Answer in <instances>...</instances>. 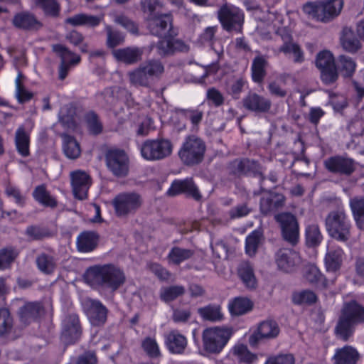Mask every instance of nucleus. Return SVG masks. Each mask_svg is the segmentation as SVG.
Listing matches in <instances>:
<instances>
[{"label": "nucleus", "instance_id": "obj_1", "mask_svg": "<svg viewBox=\"0 0 364 364\" xmlns=\"http://www.w3.org/2000/svg\"><path fill=\"white\" fill-rule=\"evenodd\" d=\"M91 286H100L112 291L117 290L126 280L124 272L112 264L96 265L90 267L85 275Z\"/></svg>", "mask_w": 364, "mask_h": 364}, {"label": "nucleus", "instance_id": "obj_2", "mask_svg": "<svg viewBox=\"0 0 364 364\" xmlns=\"http://www.w3.org/2000/svg\"><path fill=\"white\" fill-rule=\"evenodd\" d=\"M164 73L163 63L157 59H149L127 73L129 83L136 87H150L154 80Z\"/></svg>", "mask_w": 364, "mask_h": 364}, {"label": "nucleus", "instance_id": "obj_3", "mask_svg": "<svg viewBox=\"0 0 364 364\" xmlns=\"http://www.w3.org/2000/svg\"><path fill=\"white\" fill-rule=\"evenodd\" d=\"M326 230L329 236L339 242H346L350 237V221L343 207L330 211L325 219Z\"/></svg>", "mask_w": 364, "mask_h": 364}, {"label": "nucleus", "instance_id": "obj_4", "mask_svg": "<svg viewBox=\"0 0 364 364\" xmlns=\"http://www.w3.org/2000/svg\"><path fill=\"white\" fill-rule=\"evenodd\" d=\"M343 7V0H326L307 2L303 11L311 18L323 23H328L336 18Z\"/></svg>", "mask_w": 364, "mask_h": 364}, {"label": "nucleus", "instance_id": "obj_5", "mask_svg": "<svg viewBox=\"0 0 364 364\" xmlns=\"http://www.w3.org/2000/svg\"><path fill=\"white\" fill-rule=\"evenodd\" d=\"M205 151V141L198 136L191 134L186 137L178 155L184 165L193 166L203 161Z\"/></svg>", "mask_w": 364, "mask_h": 364}, {"label": "nucleus", "instance_id": "obj_6", "mask_svg": "<svg viewBox=\"0 0 364 364\" xmlns=\"http://www.w3.org/2000/svg\"><path fill=\"white\" fill-rule=\"evenodd\" d=\"M231 336V331L228 328L212 327L203 332V346L206 352L218 354L224 348Z\"/></svg>", "mask_w": 364, "mask_h": 364}, {"label": "nucleus", "instance_id": "obj_7", "mask_svg": "<svg viewBox=\"0 0 364 364\" xmlns=\"http://www.w3.org/2000/svg\"><path fill=\"white\" fill-rule=\"evenodd\" d=\"M218 18L223 28L226 31L242 32L244 14L239 8L225 4L218 10Z\"/></svg>", "mask_w": 364, "mask_h": 364}, {"label": "nucleus", "instance_id": "obj_8", "mask_svg": "<svg viewBox=\"0 0 364 364\" xmlns=\"http://www.w3.org/2000/svg\"><path fill=\"white\" fill-rule=\"evenodd\" d=\"M172 150L173 144L168 139H147L141 145V154L146 160L157 161L169 156Z\"/></svg>", "mask_w": 364, "mask_h": 364}, {"label": "nucleus", "instance_id": "obj_9", "mask_svg": "<svg viewBox=\"0 0 364 364\" xmlns=\"http://www.w3.org/2000/svg\"><path fill=\"white\" fill-rule=\"evenodd\" d=\"M147 28L151 34L163 38H173L177 32L173 27L172 16L168 14H161L148 16L146 18Z\"/></svg>", "mask_w": 364, "mask_h": 364}, {"label": "nucleus", "instance_id": "obj_10", "mask_svg": "<svg viewBox=\"0 0 364 364\" xmlns=\"http://www.w3.org/2000/svg\"><path fill=\"white\" fill-rule=\"evenodd\" d=\"M112 203L117 215L123 217L134 214L141 206L143 200L136 192H125L118 194Z\"/></svg>", "mask_w": 364, "mask_h": 364}, {"label": "nucleus", "instance_id": "obj_11", "mask_svg": "<svg viewBox=\"0 0 364 364\" xmlns=\"http://www.w3.org/2000/svg\"><path fill=\"white\" fill-rule=\"evenodd\" d=\"M316 66L321 72V79L326 85L337 81L336 60L328 50L318 53L316 58Z\"/></svg>", "mask_w": 364, "mask_h": 364}, {"label": "nucleus", "instance_id": "obj_12", "mask_svg": "<svg viewBox=\"0 0 364 364\" xmlns=\"http://www.w3.org/2000/svg\"><path fill=\"white\" fill-rule=\"evenodd\" d=\"M229 173L237 178L252 175L257 177L262 182L265 177L259 163L247 158L236 159L228 165Z\"/></svg>", "mask_w": 364, "mask_h": 364}, {"label": "nucleus", "instance_id": "obj_13", "mask_svg": "<svg viewBox=\"0 0 364 364\" xmlns=\"http://www.w3.org/2000/svg\"><path fill=\"white\" fill-rule=\"evenodd\" d=\"M274 219L279 225L283 239L291 245H296L299 237V226L296 216L284 212L275 215Z\"/></svg>", "mask_w": 364, "mask_h": 364}, {"label": "nucleus", "instance_id": "obj_14", "mask_svg": "<svg viewBox=\"0 0 364 364\" xmlns=\"http://www.w3.org/2000/svg\"><path fill=\"white\" fill-rule=\"evenodd\" d=\"M106 165L116 177L123 178L129 173V158L124 151L109 149L105 154Z\"/></svg>", "mask_w": 364, "mask_h": 364}, {"label": "nucleus", "instance_id": "obj_15", "mask_svg": "<svg viewBox=\"0 0 364 364\" xmlns=\"http://www.w3.org/2000/svg\"><path fill=\"white\" fill-rule=\"evenodd\" d=\"M323 166L328 172L344 176H350L356 169V163L353 159L341 155L327 158Z\"/></svg>", "mask_w": 364, "mask_h": 364}, {"label": "nucleus", "instance_id": "obj_16", "mask_svg": "<svg viewBox=\"0 0 364 364\" xmlns=\"http://www.w3.org/2000/svg\"><path fill=\"white\" fill-rule=\"evenodd\" d=\"M82 327L77 314H68L63 321L60 338L65 345L77 342L82 335Z\"/></svg>", "mask_w": 364, "mask_h": 364}, {"label": "nucleus", "instance_id": "obj_17", "mask_svg": "<svg viewBox=\"0 0 364 364\" xmlns=\"http://www.w3.org/2000/svg\"><path fill=\"white\" fill-rule=\"evenodd\" d=\"M86 315L92 326L103 325L107 318L108 309L98 300L86 299L83 302Z\"/></svg>", "mask_w": 364, "mask_h": 364}, {"label": "nucleus", "instance_id": "obj_18", "mask_svg": "<svg viewBox=\"0 0 364 364\" xmlns=\"http://www.w3.org/2000/svg\"><path fill=\"white\" fill-rule=\"evenodd\" d=\"M181 193H184L197 201L200 200L202 198L201 194L191 178L173 181L167 191V195L169 196H175Z\"/></svg>", "mask_w": 364, "mask_h": 364}, {"label": "nucleus", "instance_id": "obj_19", "mask_svg": "<svg viewBox=\"0 0 364 364\" xmlns=\"http://www.w3.org/2000/svg\"><path fill=\"white\" fill-rule=\"evenodd\" d=\"M144 48L138 46H127L114 49L112 52L114 59L125 65H132L141 62L143 59Z\"/></svg>", "mask_w": 364, "mask_h": 364}, {"label": "nucleus", "instance_id": "obj_20", "mask_svg": "<svg viewBox=\"0 0 364 364\" xmlns=\"http://www.w3.org/2000/svg\"><path fill=\"white\" fill-rule=\"evenodd\" d=\"M275 261L279 269L291 272L301 262L299 254L288 248H282L277 251L275 255Z\"/></svg>", "mask_w": 364, "mask_h": 364}, {"label": "nucleus", "instance_id": "obj_21", "mask_svg": "<svg viewBox=\"0 0 364 364\" xmlns=\"http://www.w3.org/2000/svg\"><path fill=\"white\" fill-rule=\"evenodd\" d=\"M279 333V328L276 321L267 320L259 323L257 332L249 337V343L255 346L262 338L271 339L277 337Z\"/></svg>", "mask_w": 364, "mask_h": 364}, {"label": "nucleus", "instance_id": "obj_22", "mask_svg": "<svg viewBox=\"0 0 364 364\" xmlns=\"http://www.w3.org/2000/svg\"><path fill=\"white\" fill-rule=\"evenodd\" d=\"M71 181L75 197L80 200L85 199L91 184L90 176L84 171H74L71 173Z\"/></svg>", "mask_w": 364, "mask_h": 364}, {"label": "nucleus", "instance_id": "obj_23", "mask_svg": "<svg viewBox=\"0 0 364 364\" xmlns=\"http://www.w3.org/2000/svg\"><path fill=\"white\" fill-rule=\"evenodd\" d=\"M243 107L255 113H267L272 107L269 99L257 93H250L242 100Z\"/></svg>", "mask_w": 364, "mask_h": 364}, {"label": "nucleus", "instance_id": "obj_24", "mask_svg": "<svg viewBox=\"0 0 364 364\" xmlns=\"http://www.w3.org/2000/svg\"><path fill=\"white\" fill-rule=\"evenodd\" d=\"M285 197L282 194L270 192L261 198L259 208L261 213L269 215L276 212L284 205Z\"/></svg>", "mask_w": 364, "mask_h": 364}, {"label": "nucleus", "instance_id": "obj_25", "mask_svg": "<svg viewBox=\"0 0 364 364\" xmlns=\"http://www.w3.org/2000/svg\"><path fill=\"white\" fill-rule=\"evenodd\" d=\"M12 23L15 27L28 31H37L43 27V23L37 19L34 14L29 12H21L16 14Z\"/></svg>", "mask_w": 364, "mask_h": 364}, {"label": "nucleus", "instance_id": "obj_26", "mask_svg": "<svg viewBox=\"0 0 364 364\" xmlns=\"http://www.w3.org/2000/svg\"><path fill=\"white\" fill-rule=\"evenodd\" d=\"M304 278L310 284L320 286L323 289H327L333 284L336 279V276L329 279H326L318 268L314 264L308 265L306 267Z\"/></svg>", "mask_w": 364, "mask_h": 364}, {"label": "nucleus", "instance_id": "obj_27", "mask_svg": "<svg viewBox=\"0 0 364 364\" xmlns=\"http://www.w3.org/2000/svg\"><path fill=\"white\" fill-rule=\"evenodd\" d=\"M165 344L173 354H183L187 347L186 338L177 331H172L165 336Z\"/></svg>", "mask_w": 364, "mask_h": 364}, {"label": "nucleus", "instance_id": "obj_28", "mask_svg": "<svg viewBox=\"0 0 364 364\" xmlns=\"http://www.w3.org/2000/svg\"><path fill=\"white\" fill-rule=\"evenodd\" d=\"M44 312L41 303L38 301L26 302L19 309L18 314L22 322L29 323L36 320Z\"/></svg>", "mask_w": 364, "mask_h": 364}, {"label": "nucleus", "instance_id": "obj_29", "mask_svg": "<svg viewBox=\"0 0 364 364\" xmlns=\"http://www.w3.org/2000/svg\"><path fill=\"white\" fill-rule=\"evenodd\" d=\"M341 314L355 324L364 322V307L355 301L345 303Z\"/></svg>", "mask_w": 364, "mask_h": 364}, {"label": "nucleus", "instance_id": "obj_30", "mask_svg": "<svg viewBox=\"0 0 364 364\" xmlns=\"http://www.w3.org/2000/svg\"><path fill=\"white\" fill-rule=\"evenodd\" d=\"M99 235L93 231H84L77 238V248L81 252H90L97 246Z\"/></svg>", "mask_w": 364, "mask_h": 364}, {"label": "nucleus", "instance_id": "obj_31", "mask_svg": "<svg viewBox=\"0 0 364 364\" xmlns=\"http://www.w3.org/2000/svg\"><path fill=\"white\" fill-rule=\"evenodd\" d=\"M355 60L346 55H340L336 59L337 80L340 74L343 78H351L356 70Z\"/></svg>", "mask_w": 364, "mask_h": 364}, {"label": "nucleus", "instance_id": "obj_32", "mask_svg": "<svg viewBox=\"0 0 364 364\" xmlns=\"http://www.w3.org/2000/svg\"><path fill=\"white\" fill-rule=\"evenodd\" d=\"M257 55L252 60L251 67L252 77L254 82L260 83L264 80L266 76V68L268 66V57L261 55L259 51H256Z\"/></svg>", "mask_w": 364, "mask_h": 364}, {"label": "nucleus", "instance_id": "obj_33", "mask_svg": "<svg viewBox=\"0 0 364 364\" xmlns=\"http://www.w3.org/2000/svg\"><path fill=\"white\" fill-rule=\"evenodd\" d=\"M358 358V351L349 346L337 349L333 357L334 364H356Z\"/></svg>", "mask_w": 364, "mask_h": 364}, {"label": "nucleus", "instance_id": "obj_34", "mask_svg": "<svg viewBox=\"0 0 364 364\" xmlns=\"http://www.w3.org/2000/svg\"><path fill=\"white\" fill-rule=\"evenodd\" d=\"M63 139V150L65 155L70 159H76L81 154L80 144L76 139L65 133L60 134Z\"/></svg>", "mask_w": 364, "mask_h": 364}, {"label": "nucleus", "instance_id": "obj_35", "mask_svg": "<svg viewBox=\"0 0 364 364\" xmlns=\"http://www.w3.org/2000/svg\"><path fill=\"white\" fill-rule=\"evenodd\" d=\"M103 16L88 15L86 14H78L65 19V23L73 26H86L95 27L102 21Z\"/></svg>", "mask_w": 364, "mask_h": 364}, {"label": "nucleus", "instance_id": "obj_36", "mask_svg": "<svg viewBox=\"0 0 364 364\" xmlns=\"http://www.w3.org/2000/svg\"><path fill=\"white\" fill-rule=\"evenodd\" d=\"M75 115V107L70 104L66 105L60 109L58 121L64 128L73 130L77 127Z\"/></svg>", "mask_w": 364, "mask_h": 364}, {"label": "nucleus", "instance_id": "obj_37", "mask_svg": "<svg viewBox=\"0 0 364 364\" xmlns=\"http://www.w3.org/2000/svg\"><path fill=\"white\" fill-rule=\"evenodd\" d=\"M349 205L359 229L364 228V196H355L350 199Z\"/></svg>", "mask_w": 364, "mask_h": 364}, {"label": "nucleus", "instance_id": "obj_38", "mask_svg": "<svg viewBox=\"0 0 364 364\" xmlns=\"http://www.w3.org/2000/svg\"><path fill=\"white\" fill-rule=\"evenodd\" d=\"M32 195L37 202L46 207L55 208L58 205V201L50 195L44 184L36 186Z\"/></svg>", "mask_w": 364, "mask_h": 364}, {"label": "nucleus", "instance_id": "obj_39", "mask_svg": "<svg viewBox=\"0 0 364 364\" xmlns=\"http://www.w3.org/2000/svg\"><path fill=\"white\" fill-rule=\"evenodd\" d=\"M237 273L245 285L250 289H254L257 286V279L254 269L248 262H242L238 268Z\"/></svg>", "mask_w": 364, "mask_h": 364}, {"label": "nucleus", "instance_id": "obj_40", "mask_svg": "<svg viewBox=\"0 0 364 364\" xmlns=\"http://www.w3.org/2000/svg\"><path fill=\"white\" fill-rule=\"evenodd\" d=\"M228 308L232 315L241 316L252 309L253 302L246 297H237L229 303Z\"/></svg>", "mask_w": 364, "mask_h": 364}, {"label": "nucleus", "instance_id": "obj_41", "mask_svg": "<svg viewBox=\"0 0 364 364\" xmlns=\"http://www.w3.org/2000/svg\"><path fill=\"white\" fill-rule=\"evenodd\" d=\"M355 325V323L341 314L335 327L336 336L344 341H348L353 335Z\"/></svg>", "mask_w": 364, "mask_h": 364}, {"label": "nucleus", "instance_id": "obj_42", "mask_svg": "<svg viewBox=\"0 0 364 364\" xmlns=\"http://www.w3.org/2000/svg\"><path fill=\"white\" fill-rule=\"evenodd\" d=\"M36 263L39 271L45 274H53L57 267L56 259L46 252H42L36 257Z\"/></svg>", "mask_w": 364, "mask_h": 364}, {"label": "nucleus", "instance_id": "obj_43", "mask_svg": "<svg viewBox=\"0 0 364 364\" xmlns=\"http://www.w3.org/2000/svg\"><path fill=\"white\" fill-rule=\"evenodd\" d=\"M343 252L341 248L328 252L325 257V264L328 272H333V277H336V272L339 270L342 264Z\"/></svg>", "mask_w": 364, "mask_h": 364}, {"label": "nucleus", "instance_id": "obj_44", "mask_svg": "<svg viewBox=\"0 0 364 364\" xmlns=\"http://www.w3.org/2000/svg\"><path fill=\"white\" fill-rule=\"evenodd\" d=\"M199 315L203 320L218 322L223 319L221 307L217 304H209L198 309Z\"/></svg>", "mask_w": 364, "mask_h": 364}, {"label": "nucleus", "instance_id": "obj_45", "mask_svg": "<svg viewBox=\"0 0 364 364\" xmlns=\"http://www.w3.org/2000/svg\"><path fill=\"white\" fill-rule=\"evenodd\" d=\"M53 51L60 58V62L77 65L80 62V56L70 50L62 44H55L52 46Z\"/></svg>", "mask_w": 364, "mask_h": 364}, {"label": "nucleus", "instance_id": "obj_46", "mask_svg": "<svg viewBox=\"0 0 364 364\" xmlns=\"http://www.w3.org/2000/svg\"><path fill=\"white\" fill-rule=\"evenodd\" d=\"M341 43L343 48L351 53H356L360 48L359 40L353 36L350 29L344 28L343 36L341 38Z\"/></svg>", "mask_w": 364, "mask_h": 364}, {"label": "nucleus", "instance_id": "obj_47", "mask_svg": "<svg viewBox=\"0 0 364 364\" xmlns=\"http://www.w3.org/2000/svg\"><path fill=\"white\" fill-rule=\"evenodd\" d=\"M29 135L23 127H19L16 132L15 144L18 152L23 157L29 155Z\"/></svg>", "mask_w": 364, "mask_h": 364}, {"label": "nucleus", "instance_id": "obj_48", "mask_svg": "<svg viewBox=\"0 0 364 364\" xmlns=\"http://www.w3.org/2000/svg\"><path fill=\"white\" fill-rule=\"evenodd\" d=\"M36 6L41 9L46 16L58 17L60 6L57 0H32Z\"/></svg>", "mask_w": 364, "mask_h": 364}, {"label": "nucleus", "instance_id": "obj_49", "mask_svg": "<svg viewBox=\"0 0 364 364\" xmlns=\"http://www.w3.org/2000/svg\"><path fill=\"white\" fill-rule=\"evenodd\" d=\"M84 120L90 134L98 135L102 132V123L95 112L92 110L87 112L84 116Z\"/></svg>", "mask_w": 364, "mask_h": 364}, {"label": "nucleus", "instance_id": "obj_50", "mask_svg": "<svg viewBox=\"0 0 364 364\" xmlns=\"http://www.w3.org/2000/svg\"><path fill=\"white\" fill-rule=\"evenodd\" d=\"M194 251L190 249H183L178 247H174L170 251L168 258L174 264H179L182 262L192 257Z\"/></svg>", "mask_w": 364, "mask_h": 364}, {"label": "nucleus", "instance_id": "obj_51", "mask_svg": "<svg viewBox=\"0 0 364 364\" xmlns=\"http://www.w3.org/2000/svg\"><path fill=\"white\" fill-rule=\"evenodd\" d=\"M185 291L184 287L181 285L165 287L161 290L160 298L164 301L168 303L183 295Z\"/></svg>", "mask_w": 364, "mask_h": 364}, {"label": "nucleus", "instance_id": "obj_52", "mask_svg": "<svg viewBox=\"0 0 364 364\" xmlns=\"http://www.w3.org/2000/svg\"><path fill=\"white\" fill-rule=\"evenodd\" d=\"M232 353L240 362L251 364L257 360L256 354L251 353L245 345H237L232 349Z\"/></svg>", "mask_w": 364, "mask_h": 364}, {"label": "nucleus", "instance_id": "obj_53", "mask_svg": "<svg viewBox=\"0 0 364 364\" xmlns=\"http://www.w3.org/2000/svg\"><path fill=\"white\" fill-rule=\"evenodd\" d=\"M262 238V233L259 230H255L247 237L245 251L248 255L253 256L255 255Z\"/></svg>", "mask_w": 364, "mask_h": 364}, {"label": "nucleus", "instance_id": "obj_54", "mask_svg": "<svg viewBox=\"0 0 364 364\" xmlns=\"http://www.w3.org/2000/svg\"><path fill=\"white\" fill-rule=\"evenodd\" d=\"M105 31L107 33L106 45L108 48H114L124 42L125 36L122 33L113 30L110 26H106Z\"/></svg>", "mask_w": 364, "mask_h": 364}, {"label": "nucleus", "instance_id": "obj_55", "mask_svg": "<svg viewBox=\"0 0 364 364\" xmlns=\"http://www.w3.org/2000/svg\"><path fill=\"white\" fill-rule=\"evenodd\" d=\"M323 236L317 225H311L306 230V242L309 247H316L322 241Z\"/></svg>", "mask_w": 364, "mask_h": 364}, {"label": "nucleus", "instance_id": "obj_56", "mask_svg": "<svg viewBox=\"0 0 364 364\" xmlns=\"http://www.w3.org/2000/svg\"><path fill=\"white\" fill-rule=\"evenodd\" d=\"M18 252L13 247H6L0 250V269H6L14 261Z\"/></svg>", "mask_w": 364, "mask_h": 364}, {"label": "nucleus", "instance_id": "obj_57", "mask_svg": "<svg viewBox=\"0 0 364 364\" xmlns=\"http://www.w3.org/2000/svg\"><path fill=\"white\" fill-rule=\"evenodd\" d=\"M292 301L295 304L311 305L316 302L317 296L310 290H304L293 294Z\"/></svg>", "mask_w": 364, "mask_h": 364}, {"label": "nucleus", "instance_id": "obj_58", "mask_svg": "<svg viewBox=\"0 0 364 364\" xmlns=\"http://www.w3.org/2000/svg\"><path fill=\"white\" fill-rule=\"evenodd\" d=\"M279 51L285 54L292 53L294 62L296 63H301L304 61V53L297 44L292 43H284L279 48Z\"/></svg>", "mask_w": 364, "mask_h": 364}, {"label": "nucleus", "instance_id": "obj_59", "mask_svg": "<svg viewBox=\"0 0 364 364\" xmlns=\"http://www.w3.org/2000/svg\"><path fill=\"white\" fill-rule=\"evenodd\" d=\"M14 321L7 309H0V336L9 333L13 328Z\"/></svg>", "mask_w": 364, "mask_h": 364}, {"label": "nucleus", "instance_id": "obj_60", "mask_svg": "<svg viewBox=\"0 0 364 364\" xmlns=\"http://www.w3.org/2000/svg\"><path fill=\"white\" fill-rule=\"evenodd\" d=\"M23 75L19 73L16 79V96L19 103H24L29 101L33 97V93L29 92L21 82Z\"/></svg>", "mask_w": 364, "mask_h": 364}, {"label": "nucleus", "instance_id": "obj_61", "mask_svg": "<svg viewBox=\"0 0 364 364\" xmlns=\"http://www.w3.org/2000/svg\"><path fill=\"white\" fill-rule=\"evenodd\" d=\"M141 348L151 358H158L161 355L159 347L153 337H146L141 342Z\"/></svg>", "mask_w": 364, "mask_h": 364}, {"label": "nucleus", "instance_id": "obj_62", "mask_svg": "<svg viewBox=\"0 0 364 364\" xmlns=\"http://www.w3.org/2000/svg\"><path fill=\"white\" fill-rule=\"evenodd\" d=\"M153 122L151 118L147 116H140L135 122V132L137 136H145L148 135Z\"/></svg>", "mask_w": 364, "mask_h": 364}, {"label": "nucleus", "instance_id": "obj_63", "mask_svg": "<svg viewBox=\"0 0 364 364\" xmlns=\"http://www.w3.org/2000/svg\"><path fill=\"white\" fill-rule=\"evenodd\" d=\"M26 235L33 240H40L50 236L48 229L36 225L28 226L26 230Z\"/></svg>", "mask_w": 364, "mask_h": 364}, {"label": "nucleus", "instance_id": "obj_64", "mask_svg": "<svg viewBox=\"0 0 364 364\" xmlns=\"http://www.w3.org/2000/svg\"><path fill=\"white\" fill-rule=\"evenodd\" d=\"M206 99L215 107H220L225 102V97L222 92L215 87L208 89Z\"/></svg>", "mask_w": 364, "mask_h": 364}]
</instances>
